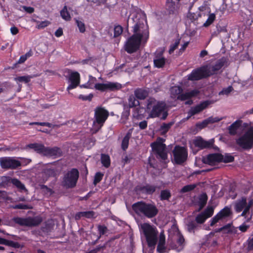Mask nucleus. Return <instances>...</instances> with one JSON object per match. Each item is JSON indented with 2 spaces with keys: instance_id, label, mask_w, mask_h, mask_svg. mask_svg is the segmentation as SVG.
I'll list each match as a JSON object with an SVG mask.
<instances>
[{
  "instance_id": "f257e3e1",
  "label": "nucleus",
  "mask_w": 253,
  "mask_h": 253,
  "mask_svg": "<svg viewBox=\"0 0 253 253\" xmlns=\"http://www.w3.org/2000/svg\"><path fill=\"white\" fill-rule=\"evenodd\" d=\"M132 19L135 23L133 34L127 39L125 45V50L129 53L137 50L141 44L147 42L149 37L145 15L142 13H137Z\"/></svg>"
},
{
  "instance_id": "f03ea898",
  "label": "nucleus",
  "mask_w": 253,
  "mask_h": 253,
  "mask_svg": "<svg viewBox=\"0 0 253 253\" xmlns=\"http://www.w3.org/2000/svg\"><path fill=\"white\" fill-rule=\"evenodd\" d=\"M166 110V105L164 102L157 100L153 97L147 100L145 111L148 114V118H158L162 115L161 119L165 120L168 115Z\"/></svg>"
},
{
  "instance_id": "7ed1b4c3",
  "label": "nucleus",
  "mask_w": 253,
  "mask_h": 253,
  "mask_svg": "<svg viewBox=\"0 0 253 253\" xmlns=\"http://www.w3.org/2000/svg\"><path fill=\"white\" fill-rule=\"evenodd\" d=\"M132 209L139 215H143L148 218L155 217L159 211L154 204L147 203L144 201H139L132 205Z\"/></svg>"
},
{
  "instance_id": "20e7f679",
  "label": "nucleus",
  "mask_w": 253,
  "mask_h": 253,
  "mask_svg": "<svg viewBox=\"0 0 253 253\" xmlns=\"http://www.w3.org/2000/svg\"><path fill=\"white\" fill-rule=\"evenodd\" d=\"M141 230L145 237L148 246L154 248L158 241L156 228L149 223H144L141 225Z\"/></svg>"
},
{
  "instance_id": "39448f33",
  "label": "nucleus",
  "mask_w": 253,
  "mask_h": 253,
  "mask_svg": "<svg viewBox=\"0 0 253 253\" xmlns=\"http://www.w3.org/2000/svg\"><path fill=\"white\" fill-rule=\"evenodd\" d=\"M236 143L244 150L253 147V126L247 128L243 133L236 139Z\"/></svg>"
},
{
  "instance_id": "423d86ee",
  "label": "nucleus",
  "mask_w": 253,
  "mask_h": 253,
  "mask_svg": "<svg viewBox=\"0 0 253 253\" xmlns=\"http://www.w3.org/2000/svg\"><path fill=\"white\" fill-rule=\"evenodd\" d=\"M26 160L22 157H4L0 158V166L3 169H16L19 168Z\"/></svg>"
},
{
  "instance_id": "0eeeda50",
  "label": "nucleus",
  "mask_w": 253,
  "mask_h": 253,
  "mask_svg": "<svg viewBox=\"0 0 253 253\" xmlns=\"http://www.w3.org/2000/svg\"><path fill=\"white\" fill-rule=\"evenodd\" d=\"M165 139L158 138L157 141L151 145L153 151L156 153L157 158L166 162L168 158L166 145L164 144Z\"/></svg>"
},
{
  "instance_id": "6e6552de",
  "label": "nucleus",
  "mask_w": 253,
  "mask_h": 253,
  "mask_svg": "<svg viewBox=\"0 0 253 253\" xmlns=\"http://www.w3.org/2000/svg\"><path fill=\"white\" fill-rule=\"evenodd\" d=\"M12 220L20 226L32 227L40 224L42 222V218L40 216L29 217L27 218L15 217L13 218Z\"/></svg>"
},
{
  "instance_id": "1a4fd4ad",
  "label": "nucleus",
  "mask_w": 253,
  "mask_h": 253,
  "mask_svg": "<svg viewBox=\"0 0 253 253\" xmlns=\"http://www.w3.org/2000/svg\"><path fill=\"white\" fill-rule=\"evenodd\" d=\"M172 153L173 160L177 164H182L187 159L188 151L184 147L176 146Z\"/></svg>"
},
{
  "instance_id": "9d476101",
  "label": "nucleus",
  "mask_w": 253,
  "mask_h": 253,
  "mask_svg": "<svg viewBox=\"0 0 253 253\" xmlns=\"http://www.w3.org/2000/svg\"><path fill=\"white\" fill-rule=\"evenodd\" d=\"M109 116V112L102 107L96 108L95 110V121L94 125L97 124L99 126L98 129H100Z\"/></svg>"
},
{
  "instance_id": "9b49d317",
  "label": "nucleus",
  "mask_w": 253,
  "mask_h": 253,
  "mask_svg": "<svg viewBox=\"0 0 253 253\" xmlns=\"http://www.w3.org/2000/svg\"><path fill=\"white\" fill-rule=\"evenodd\" d=\"M227 63V59L226 57H222L212 63L205 66L209 76L217 73V71L221 69Z\"/></svg>"
},
{
  "instance_id": "f8f14e48",
  "label": "nucleus",
  "mask_w": 253,
  "mask_h": 253,
  "mask_svg": "<svg viewBox=\"0 0 253 253\" xmlns=\"http://www.w3.org/2000/svg\"><path fill=\"white\" fill-rule=\"evenodd\" d=\"M187 79L190 81H197L201 79L209 77L206 67L202 66L193 70L191 74L187 75Z\"/></svg>"
},
{
  "instance_id": "ddd939ff",
  "label": "nucleus",
  "mask_w": 253,
  "mask_h": 253,
  "mask_svg": "<svg viewBox=\"0 0 253 253\" xmlns=\"http://www.w3.org/2000/svg\"><path fill=\"white\" fill-rule=\"evenodd\" d=\"M94 87L96 89L102 91L107 90L115 91L121 89L122 88V85L118 83L108 82L104 84H95Z\"/></svg>"
},
{
  "instance_id": "4468645a",
  "label": "nucleus",
  "mask_w": 253,
  "mask_h": 253,
  "mask_svg": "<svg viewBox=\"0 0 253 253\" xmlns=\"http://www.w3.org/2000/svg\"><path fill=\"white\" fill-rule=\"evenodd\" d=\"M79 175H64L62 182V185L66 188L75 187Z\"/></svg>"
},
{
  "instance_id": "2eb2a0df",
  "label": "nucleus",
  "mask_w": 253,
  "mask_h": 253,
  "mask_svg": "<svg viewBox=\"0 0 253 253\" xmlns=\"http://www.w3.org/2000/svg\"><path fill=\"white\" fill-rule=\"evenodd\" d=\"M222 155L218 153L211 154L206 157H203L202 162L204 164H208L211 166L220 162Z\"/></svg>"
},
{
  "instance_id": "dca6fc26",
  "label": "nucleus",
  "mask_w": 253,
  "mask_h": 253,
  "mask_svg": "<svg viewBox=\"0 0 253 253\" xmlns=\"http://www.w3.org/2000/svg\"><path fill=\"white\" fill-rule=\"evenodd\" d=\"M214 142V140L213 139H211L208 141H206L200 137H197L196 139L193 140V144L195 146L198 147L200 149L212 147Z\"/></svg>"
},
{
  "instance_id": "f3484780",
  "label": "nucleus",
  "mask_w": 253,
  "mask_h": 253,
  "mask_svg": "<svg viewBox=\"0 0 253 253\" xmlns=\"http://www.w3.org/2000/svg\"><path fill=\"white\" fill-rule=\"evenodd\" d=\"M210 104V101H205L195 106L191 107L190 110L188 112V115L187 117V119H188L192 116H193L202 112L203 110L206 109Z\"/></svg>"
},
{
  "instance_id": "a211bd4d",
  "label": "nucleus",
  "mask_w": 253,
  "mask_h": 253,
  "mask_svg": "<svg viewBox=\"0 0 253 253\" xmlns=\"http://www.w3.org/2000/svg\"><path fill=\"white\" fill-rule=\"evenodd\" d=\"M80 76L77 72H72L69 77L70 83L67 89L68 90L76 88L80 84Z\"/></svg>"
},
{
  "instance_id": "6ab92c4d",
  "label": "nucleus",
  "mask_w": 253,
  "mask_h": 253,
  "mask_svg": "<svg viewBox=\"0 0 253 253\" xmlns=\"http://www.w3.org/2000/svg\"><path fill=\"white\" fill-rule=\"evenodd\" d=\"M42 154L47 157H58L61 156L62 151L59 148L57 147L50 148L44 146Z\"/></svg>"
},
{
  "instance_id": "aec40b11",
  "label": "nucleus",
  "mask_w": 253,
  "mask_h": 253,
  "mask_svg": "<svg viewBox=\"0 0 253 253\" xmlns=\"http://www.w3.org/2000/svg\"><path fill=\"white\" fill-rule=\"evenodd\" d=\"M163 52L162 51H157L155 53V56L154 58V64L155 67L157 68L163 67L165 63L166 59L163 56Z\"/></svg>"
},
{
  "instance_id": "412c9836",
  "label": "nucleus",
  "mask_w": 253,
  "mask_h": 253,
  "mask_svg": "<svg viewBox=\"0 0 253 253\" xmlns=\"http://www.w3.org/2000/svg\"><path fill=\"white\" fill-rule=\"evenodd\" d=\"M199 93L200 91L197 89L188 90L185 92L182 93L180 96H179L178 100L184 101L187 99H189L192 97L197 96Z\"/></svg>"
},
{
  "instance_id": "4be33fe9",
  "label": "nucleus",
  "mask_w": 253,
  "mask_h": 253,
  "mask_svg": "<svg viewBox=\"0 0 253 253\" xmlns=\"http://www.w3.org/2000/svg\"><path fill=\"white\" fill-rule=\"evenodd\" d=\"M45 174H53L57 172L59 170L57 164L56 163L46 164L43 169Z\"/></svg>"
},
{
  "instance_id": "5701e85b",
  "label": "nucleus",
  "mask_w": 253,
  "mask_h": 253,
  "mask_svg": "<svg viewBox=\"0 0 253 253\" xmlns=\"http://www.w3.org/2000/svg\"><path fill=\"white\" fill-rule=\"evenodd\" d=\"M247 202L246 197H242L241 199L237 200L235 204V210L237 212H240L247 206Z\"/></svg>"
},
{
  "instance_id": "b1692460",
  "label": "nucleus",
  "mask_w": 253,
  "mask_h": 253,
  "mask_svg": "<svg viewBox=\"0 0 253 253\" xmlns=\"http://www.w3.org/2000/svg\"><path fill=\"white\" fill-rule=\"evenodd\" d=\"M165 236L164 233H161L159 236L158 244L157 247V251L159 253L166 252V247L165 246Z\"/></svg>"
},
{
  "instance_id": "393cba45",
  "label": "nucleus",
  "mask_w": 253,
  "mask_h": 253,
  "mask_svg": "<svg viewBox=\"0 0 253 253\" xmlns=\"http://www.w3.org/2000/svg\"><path fill=\"white\" fill-rule=\"evenodd\" d=\"M139 189L143 193L152 195L155 192L156 186L147 184L145 186L140 187Z\"/></svg>"
},
{
  "instance_id": "a878e982",
  "label": "nucleus",
  "mask_w": 253,
  "mask_h": 253,
  "mask_svg": "<svg viewBox=\"0 0 253 253\" xmlns=\"http://www.w3.org/2000/svg\"><path fill=\"white\" fill-rule=\"evenodd\" d=\"M231 214V208L228 206L225 207L217 213L221 220L229 217Z\"/></svg>"
},
{
  "instance_id": "bb28decb",
  "label": "nucleus",
  "mask_w": 253,
  "mask_h": 253,
  "mask_svg": "<svg viewBox=\"0 0 253 253\" xmlns=\"http://www.w3.org/2000/svg\"><path fill=\"white\" fill-rule=\"evenodd\" d=\"M170 91L171 97L178 99V96L182 94V89L180 86H174L170 88Z\"/></svg>"
},
{
  "instance_id": "cd10ccee",
  "label": "nucleus",
  "mask_w": 253,
  "mask_h": 253,
  "mask_svg": "<svg viewBox=\"0 0 253 253\" xmlns=\"http://www.w3.org/2000/svg\"><path fill=\"white\" fill-rule=\"evenodd\" d=\"M26 149H33L37 153L42 154L43 150L44 149V146L41 144L35 143L27 145L26 146Z\"/></svg>"
},
{
  "instance_id": "c85d7f7f",
  "label": "nucleus",
  "mask_w": 253,
  "mask_h": 253,
  "mask_svg": "<svg viewBox=\"0 0 253 253\" xmlns=\"http://www.w3.org/2000/svg\"><path fill=\"white\" fill-rule=\"evenodd\" d=\"M12 178L9 176H2L0 178V186L3 188L9 187L12 182Z\"/></svg>"
},
{
  "instance_id": "c756f323",
  "label": "nucleus",
  "mask_w": 253,
  "mask_h": 253,
  "mask_svg": "<svg viewBox=\"0 0 253 253\" xmlns=\"http://www.w3.org/2000/svg\"><path fill=\"white\" fill-rule=\"evenodd\" d=\"M241 122L240 121H236L233 123L229 127V133L231 135H234L237 133V130L240 126Z\"/></svg>"
},
{
  "instance_id": "7c9ffc66",
  "label": "nucleus",
  "mask_w": 253,
  "mask_h": 253,
  "mask_svg": "<svg viewBox=\"0 0 253 253\" xmlns=\"http://www.w3.org/2000/svg\"><path fill=\"white\" fill-rule=\"evenodd\" d=\"M148 92L145 89H143L141 88L136 89L134 91V95L135 96L139 99H145L148 95Z\"/></svg>"
},
{
  "instance_id": "2f4dec72",
  "label": "nucleus",
  "mask_w": 253,
  "mask_h": 253,
  "mask_svg": "<svg viewBox=\"0 0 253 253\" xmlns=\"http://www.w3.org/2000/svg\"><path fill=\"white\" fill-rule=\"evenodd\" d=\"M208 196L206 193H203L199 196L198 206L200 210L202 209L207 204Z\"/></svg>"
},
{
  "instance_id": "473e14b6",
  "label": "nucleus",
  "mask_w": 253,
  "mask_h": 253,
  "mask_svg": "<svg viewBox=\"0 0 253 253\" xmlns=\"http://www.w3.org/2000/svg\"><path fill=\"white\" fill-rule=\"evenodd\" d=\"M60 16L63 19L66 21H70L71 19V16L69 13V11L68 9V7L66 5H65L62 10L60 11Z\"/></svg>"
},
{
  "instance_id": "72a5a7b5",
  "label": "nucleus",
  "mask_w": 253,
  "mask_h": 253,
  "mask_svg": "<svg viewBox=\"0 0 253 253\" xmlns=\"http://www.w3.org/2000/svg\"><path fill=\"white\" fill-rule=\"evenodd\" d=\"M173 124L174 122H170L169 123H163L160 128L161 134L162 135L165 134Z\"/></svg>"
},
{
  "instance_id": "f704fd0d",
  "label": "nucleus",
  "mask_w": 253,
  "mask_h": 253,
  "mask_svg": "<svg viewBox=\"0 0 253 253\" xmlns=\"http://www.w3.org/2000/svg\"><path fill=\"white\" fill-rule=\"evenodd\" d=\"M11 183L16 187L18 190L22 192L23 191H27L25 185L17 179L12 178Z\"/></svg>"
},
{
  "instance_id": "c9c22d12",
  "label": "nucleus",
  "mask_w": 253,
  "mask_h": 253,
  "mask_svg": "<svg viewBox=\"0 0 253 253\" xmlns=\"http://www.w3.org/2000/svg\"><path fill=\"white\" fill-rule=\"evenodd\" d=\"M101 162L103 166L108 168L110 165V158L109 155L104 154H101Z\"/></svg>"
},
{
  "instance_id": "e433bc0d",
  "label": "nucleus",
  "mask_w": 253,
  "mask_h": 253,
  "mask_svg": "<svg viewBox=\"0 0 253 253\" xmlns=\"http://www.w3.org/2000/svg\"><path fill=\"white\" fill-rule=\"evenodd\" d=\"M35 75H28L24 76L18 77L15 78V80L19 82H24L25 83H28L31 79L35 77Z\"/></svg>"
},
{
  "instance_id": "4c0bfd02",
  "label": "nucleus",
  "mask_w": 253,
  "mask_h": 253,
  "mask_svg": "<svg viewBox=\"0 0 253 253\" xmlns=\"http://www.w3.org/2000/svg\"><path fill=\"white\" fill-rule=\"evenodd\" d=\"M197 186L198 184H192L185 185L180 190V192L182 193H185L190 192L194 190Z\"/></svg>"
},
{
  "instance_id": "58836bf2",
  "label": "nucleus",
  "mask_w": 253,
  "mask_h": 253,
  "mask_svg": "<svg viewBox=\"0 0 253 253\" xmlns=\"http://www.w3.org/2000/svg\"><path fill=\"white\" fill-rule=\"evenodd\" d=\"M198 225L195 221H190L187 224V230L189 232L195 233V230L197 228Z\"/></svg>"
},
{
  "instance_id": "ea45409f",
  "label": "nucleus",
  "mask_w": 253,
  "mask_h": 253,
  "mask_svg": "<svg viewBox=\"0 0 253 253\" xmlns=\"http://www.w3.org/2000/svg\"><path fill=\"white\" fill-rule=\"evenodd\" d=\"M33 55V51L30 49L25 54L21 56L17 61V63L22 64L25 62V61L29 57Z\"/></svg>"
},
{
  "instance_id": "a19ab883",
  "label": "nucleus",
  "mask_w": 253,
  "mask_h": 253,
  "mask_svg": "<svg viewBox=\"0 0 253 253\" xmlns=\"http://www.w3.org/2000/svg\"><path fill=\"white\" fill-rule=\"evenodd\" d=\"M201 14L200 12L197 11L196 13H192L189 12L187 14V18L192 22L197 20L199 17H201Z\"/></svg>"
},
{
  "instance_id": "79ce46f5",
  "label": "nucleus",
  "mask_w": 253,
  "mask_h": 253,
  "mask_svg": "<svg viewBox=\"0 0 253 253\" xmlns=\"http://www.w3.org/2000/svg\"><path fill=\"white\" fill-rule=\"evenodd\" d=\"M139 105V101L132 95L130 96L128 99V105L129 107L137 106Z\"/></svg>"
},
{
  "instance_id": "37998d69",
  "label": "nucleus",
  "mask_w": 253,
  "mask_h": 253,
  "mask_svg": "<svg viewBox=\"0 0 253 253\" xmlns=\"http://www.w3.org/2000/svg\"><path fill=\"white\" fill-rule=\"evenodd\" d=\"M215 19V15L214 13H210L209 15L208 18L206 21L204 23L203 26L207 27L211 24Z\"/></svg>"
},
{
  "instance_id": "c03bdc74",
  "label": "nucleus",
  "mask_w": 253,
  "mask_h": 253,
  "mask_svg": "<svg viewBox=\"0 0 253 253\" xmlns=\"http://www.w3.org/2000/svg\"><path fill=\"white\" fill-rule=\"evenodd\" d=\"M75 20L79 29L80 32L82 33H84L85 31V27L84 22L77 18H75Z\"/></svg>"
},
{
  "instance_id": "a18cd8bd",
  "label": "nucleus",
  "mask_w": 253,
  "mask_h": 253,
  "mask_svg": "<svg viewBox=\"0 0 253 253\" xmlns=\"http://www.w3.org/2000/svg\"><path fill=\"white\" fill-rule=\"evenodd\" d=\"M234 160V157L230 154H225L224 155H222V158L220 162H223L225 163H230L233 162Z\"/></svg>"
},
{
  "instance_id": "49530a36",
  "label": "nucleus",
  "mask_w": 253,
  "mask_h": 253,
  "mask_svg": "<svg viewBox=\"0 0 253 253\" xmlns=\"http://www.w3.org/2000/svg\"><path fill=\"white\" fill-rule=\"evenodd\" d=\"M171 197V194L169 190H164L161 191L160 198L161 200H168Z\"/></svg>"
},
{
  "instance_id": "de8ad7c7",
  "label": "nucleus",
  "mask_w": 253,
  "mask_h": 253,
  "mask_svg": "<svg viewBox=\"0 0 253 253\" xmlns=\"http://www.w3.org/2000/svg\"><path fill=\"white\" fill-rule=\"evenodd\" d=\"M207 219V217H206L202 212L199 213L197 215L195 218V222L198 224H203L204 223L206 220Z\"/></svg>"
},
{
  "instance_id": "09e8293b",
  "label": "nucleus",
  "mask_w": 253,
  "mask_h": 253,
  "mask_svg": "<svg viewBox=\"0 0 253 253\" xmlns=\"http://www.w3.org/2000/svg\"><path fill=\"white\" fill-rule=\"evenodd\" d=\"M11 208L13 209H21V210H28L31 209L32 207L28 205L20 203L18 204L12 205Z\"/></svg>"
},
{
  "instance_id": "8fccbe9b",
  "label": "nucleus",
  "mask_w": 253,
  "mask_h": 253,
  "mask_svg": "<svg viewBox=\"0 0 253 253\" xmlns=\"http://www.w3.org/2000/svg\"><path fill=\"white\" fill-rule=\"evenodd\" d=\"M214 212V209L212 207H207L202 213L208 218L211 217Z\"/></svg>"
},
{
  "instance_id": "3c124183",
  "label": "nucleus",
  "mask_w": 253,
  "mask_h": 253,
  "mask_svg": "<svg viewBox=\"0 0 253 253\" xmlns=\"http://www.w3.org/2000/svg\"><path fill=\"white\" fill-rule=\"evenodd\" d=\"M5 245L13 247L15 249H18L20 247V245L19 243L8 240H6Z\"/></svg>"
},
{
  "instance_id": "603ef678",
  "label": "nucleus",
  "mask_w": 253,
  "mask_h": 253,
  "mask_svg": "<svg viewBox=\"0 0 253 253\" xmlns=\"http://www.w3.org/2000/svg\"><path fill=\"white\" fill-rule=\"evenodd\" d=\"M107 228L106 226L103 225H99L98 226V231L99 234V237L98 238V239H99V238L104 235L107 231Z\"/></svg>"
},
{
  "instance_id": "864d4df0",
  "label": "nucleus",
  "mask_w": 253,
  "mask_h": 253,
  "mask_svg": "<svg viewBox=\"0 0 253 253\" xmlns=\"http://www.w3.org/2000/svg\"><path fill=\"white\" fill-rule=\"evenodd\" d=\"M167 8L170 14L174 13L176 11L175 3L173 2L168 3L167 4Z\"/></svg>"
},
{
  "instance_id": "5fc2aeb1",
  "label": "nucleus",
  "mask_w": 253,
  "mask_h": 253,
  "mask_svg": "<svg viewBox=\"0 0 253 253\" xmlns=\"http://www.w3.org/2000/svg\"><path fill=\"white\" fill-rule=\"evenodd\" d=\"M233 90V87L231 86H229L226 88H224L221 91L219 92V95H228Z\"/></svg>"
},
{
  "instance_id": "6e6d98bb",
  "label": "nucleus",
  "mask_w": 253,
  "mask_h": 253,
  "mask_svg": "<svg viewBox=\"0 0 253 253\" xmlns=\"http://www.w3.org/2000/svg\"><path fill=\"white\" fill-rule=\"evenodd\" d=\"M83 217L87 218H91L95 217V212L92 211H83Z\"/></svg>"
},
{
  "instance_id": "4d7b16f0",
  "label": "nucleus",
  "mask_w": 253,
  "mask_h": 253,
  "mask_svg": "<svg viewBox=\"0 0 253 253\" xmlns=\"http://www.w3.org/2000/svg\"><path fill=\"white\" fill-rule=\"evenodd\" d=\"M36 22L37 24V28L38 29H42V28H45V27L47 26L49 24V22L47 20H45V21H41V22L37 21Z\"/></svg>"
},
{
  "instance_id": "13d9d810",
  "label": "nucleus",
  "mask_w": 253,
  "mask_h": 253,
  "mask_svg": "<svg viewBox=\"0 0 253 253\" xmlns=\"http://www.w3.org/2000/svg\"><path fill=\"white\" fill-rule=\"evenodd\" d=\"M123 32V27L120 25H117L114 27V36L118 37L122 34Z\"/></svg>"
},
{
  "instance_id": "bf43d9fd",
  "label": "nucleus",
  "mask_w": 253,
  "mask_h": 253,
  "mask_svg": "<svg viewBox=\"0 0 253 253\" xmlns=\"http://www.w3.org/2000/svg\"><path fill=\"white\" fill-rule=\"evenodd\" d=\"M247 249L249 252H253V237H250L247 240Z\"/></svg>"
},
{
  "instance_id": "052dcab7",
  "label": "nucleus",
  "mask_w": 253,
  "mask_h": 253,
  "mask_svg": "<svg viewBox=\"0 0 253 253\" xmlns=\"http://www.w3.org/2000/svg\"><path fill=\"white\" fill-rule=\"evenodd\" d=\"M180 42L179 39H177L175 42L170 45L169 49V53L171 54L174 50L178 47Z\"/></svg>"
},
{
  "instance_id": "680f3d73",
  "label": "nucleus",
  "mask_w": 253,
  "mask_h": 253,
  "mask_svg": "<svg viewBox=\"0 0 253 253\" xmlns=\"http://www.w3.org/2000/svg\"><path fill=\"white\" fill-rule=\"evenodd\" d=\"M129 140V138H128V137H124V138H123L122 143V147L123 150H125L127 148Z\"/></svg>"
},
{
  "instance_id": "e2e57ef3",
  "label": "nucleus",
  "mask_w": 253,
  "mask_h": 253,
  "mask_svg": "<svg viewBox=\"0 0 253 253\" xmlns=\"http://www.w3.org/2000/svg\"><path fill=\"white\" fill-rule=\"evenodd\" d=\"M221 120H222L221 118L213 117H209V118H208L207 119L209 124H212V123H216V122H219Z\"/></svg>"
},
{
  "instance_id": "0e129e2a",
  "label": "nucleus",
  "mask_w": 253,
  "mask_h": 253,
  "mask_svg": "<svg viewBox=\"0 0 253 253\" xmlns=\"http://www.w3.org/2000/svg\"><path fill=\"white\" fill-rule=\"evenodd\" d=\"M231 224L230 223H228L223 227H225V228L224 229H223V231H222V233L223 234H229L231 233L232 232V230L231 229Z\"/></svg>"
},
{
  "instance_id": "69168bd1",
  "label": "nucleus",
  "mask_w": 253,
  "mask_h": 253,
  "mask_svg": "<svg viewBox=\"0 0 253 253\" xmlns=\"http://www.w3.org/2000/svg\"><path fill=\"white\" fill-rule=\"evenodd\" d=\"M220 220H221L218 215L216 214L214 216H213L210 220V226H213L215 223L218 222Z\"/></svg>"
},
{
  "instance_id": "338daca9",
  "label": "nucleus",
  "mask_w": 253,
  "mask_h": 253,
  "mask_svg": "<svg viewBox=\"0 0 253 253\" xmlns=\"http://www.w3.org/2000/svg\"><path fill=\"white\" fill-rule=\"evenodd\" d=\"M209 124L207 119L204 120L201 123H199L196 124V126L199 129H201L205 127Z\"/></svg>"
},
{
  "instance_id": "774afa93",
  "label": "nucleus",
  "mask_w": 253,
  "mask_h": 253,
  "mask_svg": "<svg viewBox=\"0 0 253 253\" xmlns=\"http://www.w3.org/2000/svg\"><path fill=\"white\" fill-rule=\"evenodd\" d=\"M176 242L180 246H183L184 244L185 239L183 235L180 233L178 234V238L176 241Z\"/></svg>"
}]
</instances>
